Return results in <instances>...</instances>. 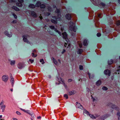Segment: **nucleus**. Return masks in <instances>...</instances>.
Masks as SVG:
<instances>
[{"label": "nucleus", "mask_w": 120, "mask_h": 120, "mask_svg": "<svg viewBox=\"0 0 120 120\" xmlns=\"http://www.w3.org/2000/svg\"><path fill=\"white\" fill-rule=\"evenodd\" d=\"M62 35L63 38L65 39L67 43L65 42L64 46L65 47L68 48L71 47V45L70 44V42L67 38V34L66 32H64L62 33Z\"/></svg>", "instance_id": "f257e3e1"}, {"label": "nucleus", "mask_w": 120, "mask_h": 120, "mask_svg": "<svg viewBox=\"0 0 120 120\" xmlns=\"http://www.w3.org/2000/svg\"><path fill=\"white\" fill-rule=\"evenodd\" d=\"M70 24L71 25H71L69 27L70 29L69 32L71 33V35H73L71 31H73L74 32H75L77 29V27L75 26V24L74 22H70Z\"/></svg>", "instance_id": "f03ea898"}, {"label": "nucleus", "mask_w": 120, "mask_h": 120, "mask_svg": "<svg viewBox=\"0 0 120 120\" xmlns=\"http://www.w3.org/2000/svg\"><path fill=\"white\" fill-rule=\"evenodd\" d=\"M56 12L57 13V17L56 16H53V18L54 19L55 18L56 19V20H59L60 19L61 15L60 14V10L59 9H57L56 11Z\"/></svg>", "instance_id": "7ed1b4c3"}, {"label": "nucleus", "mask_w": 120, "mask_h": 120, "mask_svg": "<svg viewBox=\"0 0 120 120\" xmlns=\"http://www.w3.org/2000/svg\"><path fill=\"white\" fill-rule=\"evenodd\" d=\"M4 101H2L0 103V107L2 110V112H4L5 109L6 105H4Z\"/></svg>", "instance_id": "20e7f679"}, {"label": "nucleus", "mask_w": 120, "mask_h": 120, "mask_svg": "<svg viewBox=\"0 0 120 120\" xmlns=\"http://www.w3.org/2000/svg\"><path fill=\"white\" fill-rule=\"evenodd\" d=\"M110 116V114H107L101 117H100L98 118L97 120H104L107 117H109Z\"/></svg>", "instance_id": "39448f33"}, {"label": "nucleus", "mask_w": 120, "mask_h": 120, "mask_svg": "<svg viewBox=\"0 0 120 120\" xmlns=\"http://www.w3.org/2000/svg\"><path fill=\"white\" fill-rule=\"evenodd\" d=\"M49 27L51 29H54V30L56 32H57L59 34L60 36L61 35V34L60 32L57 30L56 28H55V27L53 26H49Z\"/></svg>", "instance_id": "423d86ee"}, {"label": "nucleus", "mask_w": 120, "mask_h": 120, "mask_svg": "<svg viewBox=\"0 0 120 120\" xmlns=\"http://www.w3.org/2000/svg\"><path fill=\"white\" fill-rule=\"evenodd\" d=\"M2 79L3 81L6 82L8 79V76L6 75H3L2 77Z\"/></svg>", "instance_id": "0eeeda50"}, {"label": "nucleus", "mask_w": 120, "mask_h": 120, "mask_svg": "<svg viewBox=\"0 0 120 120\" xmlns=\"http://www.w3.org/2000/svg\"><path fill=\"white\" fill-rule=\"evenodd\" d=\"M29 13L30 15H31L33 17H36L37 16L36 14L33 11H30Z\"/></svg>", "instance_id": "6e6552de"}, {"label": "nucleus", "mask_w": 120, "mask_h": 120, "mask_svg": "<svg viewBox=\"0 0 120 120\" xmlns=\"http://www.w3.org/2000/svg\"><path fill=\"white\" fill-rule=\"evenodd\" d=\"M23 0H18V1L19 2L16 4V5L18 7H21L22 6V3L23 2Z\"/></svg>", "instance_id": "1a4fd4ad"}, {"label": "nucleus", "mask_w": 120, "mask_h": 120, "mask_svg": "<svg viewBox=\"0 0 120 120\" xmlns=\"http://www.w3.org/2000/svg\"><path fill=\"white\" fill-rule=\"evenodd\" d=\"M24 64L21 63H19L17 65L18 68L20 69H22L24 67Z\"/></svg>", "instance_id": "9d476101"}, {"label": "nucleus", "mask_w": 120, "mask_h": 120, "mask_svg": "<svg viewBox=\"0 0 120 120\" xmlns=\"http://www.w3.org/2000/svg\"><path fill=\"white\" fill-rule=\"evenodd\" d=\"M104 74L106 75H107L109 76H110V72L108 70H105L104 72Z\"/></svg>", "instance_id": "9b49d317"}, {"label": "nucleus", "mask_w": 120, "mask_h": 120, "mask_svg": "<svg viewBox=\"0 0 120 120\" xmlns=\"http://www.w3.org/2000/svg\"><path fill=\"white\" fill-rule=\"evenodd\" d=\"M10 81L11 82V85L13 86V85L14 82V79L12 76H11Z\"/></svg>", "instance_id": "f8f14e48"}, {"label": "nucleus", "mask_w": 120, "mask_h": 120, "mask_svg": "<svg viewBox=\"0 0 120 120\" xmlns=\"http://www.w3.org/2000/svg\"><path fill=\"white\" fill-rule=\"evenodd\" d=\"M22 37L23 38V40L24 41L27 42L28 43L29 41L27 40V36H23Z\"/></svg>", "instance_id": "ddd939ff"}, {"label": "nucleus", "mask_w": 120, "mask_h": 120, "mask_svg": "<svg viewBox=\"0 0 120 120\" xmlns=\"http://www.w3.org/2000/svg\"><path fill=\"white\" fill-rule=\"evenodd\" d=\"M89 116L92 119H96L98 117V115H96V116L92 114H89Z\"/></svg>", "instance_id": "4468645a"}, {"label": "nucleus", "mask_w": 120, "mask_h": 120, "mask_svg": "<svg viewBox=\"0 0 120 120\" xmlns=\"http://www.w3.org/2000/svg\"><path fill=\"white\" fill-rule=\"evenodd\" d=\"M65 17L68 20H70L71 18V15L69 14H67Z\"/></svg>", "instance_id": "2eb2a0df"}, {"label": "nucleus", "mask_w": 120, "mask_h": 120, "mask_svg": "<svg viewBox=\"0 0 120 120\" xmlns=\"http://www.w3.org/2000/svg\"><path fill=\"white\" fill-rule=\"evenodd\" d=\"M88 44V41L86 39H85L84 40L83 45L85 46L87 45Z\"/></svg>", "instance_id": "dca6fc26"}, {"label": "nucleus", "mask_w": 120, "mask_h": 120, "mask_svg": "<svg viewBox=\"0 0 120 120\" xmlns=\"http://www.w3.org/2000/svg\"><path fill=\"white\" fill-rule=\"evenodd\" d=\"M9 62L10 63V64L11 65H13L15 63V60H9Z\"/></svg>", "instance_id": "f3484780"}, {"label": "nucleus", "mask_w": 120, "mask_h": 120, "mask_svg": "<svg viewBox=\"0 0 120 120\" xmlns=\"http://www.w3.org/2000/svg\"><path fill=\"white\" fill-rule=\"evenodd\" d=\"M57 78L58 79V81L60 83H62V84H64V85L65 86V84L64 83L62 79L60 78Z\"/></svg>", "instance_id": "a211bd4d"}, {"label": "nucleus", "mask_w": 120, "mask_h": 120, "mask_svg": "<svg viewBox=\"0 0 120 120\" xmlns=\"http://www.w3.org/2000/svg\"><path fill=\"white\" fill-rule=\"evenodd\" d=\"M4 34L6 35L8 37H11L12 36L11 34H8V33L7 31H5L4 33Z\"/></svg>", "instance_id": "6ab92c4d"}, {"label": "nucleus", "mask_w": 120, "mask_h": 120, "mask_svg": "<svg viewBox=\"0 0 120 120\" xmlns=\"http://www.w3.org/2000/svg\"><path fill=\"white\" fill-rule=\"evenodd\" d=\"M76 93V91H75L73 90L69 92V94L70 95H73Z\"/></svg>", "instance_id": "aec40b11"}, {"label": "nucleus", "mask_w": 120, "mask_h": 120, "mask_svg": "<svg viewBox=\"0 0 120 120\" xmlns=\"http://www.w3.org/2000/svg\"><path fill=\"white\" fill-rule=\"evenodd\" d=\"M41 4L39 1H38L36 3L35 6L37 7H38L40 6Z\"/></svg>", "instance_id": "412c9836"}, {"label": "nucleus", "mask_w": 120, "mask_h": 120, "mask_svg": "<svg viewBox=\"0 0 120 120\" xmlns=\"http://www.w3.org/2000/svg\"><path fill=\"white\" fill-rule=\"evenodd\" d=\"M46 5H47V4H46ZM46 7L49 11H52V8L50 7L49 5H47V6Z\"/></svg>", "instance_id": "4be33fe9"}, {"label": "nucleus", "mask_w": 120, "mask_h": 120, "mask_svg": "<svg viewBox=\"0 0 120 120\" xmlns=\"http://www.w3.org/2000/svg\"><path fill=\"white\" fill-rule=\"evenodd\" d=\"M12 9H14L15 11H18L19 10V9L16 6H13L12 7Z\"/></svg>", "instance_id": "5701e85b"}, {"label": "nucleus", "mask_w": 120, "mask_h": 120, "mask_svg": "<svg viewBox=\"0 0 120 120\" xmlns=\"http://www.w3.org/2000/svg\"><path fill=\"white\" fill-rule=\"evenodd\" d=\"M101 83V81L100 80L98 81L96 83V85L97 86H99Z\"/></svg>", "instance_id": "b1692460"}, {"label": "nucleus", "mask_w": 120, "mask_h": 120, "mask_svg": "<svg viewBox=\"0 0 120 120\" xmlns=\"http://www.w3.org/2000/svg\"><path fill=\"white\" fill-rule=\"evenodd\" d=\"M52 59L53 60L54 63L56 65H57L58 64L57 62L55 59L53 58H52Z\"/></svg>", "instance_id": "393cba45"}, {"label": "nucleus", "mask_w": 120, "mask_h": 120, "mask_svg": "<svg viewBox=\"0 0 120 120\" xmlns=\"http://www.w3.org/2000/svg\"><path fill=\"white\" fill-rule=\"evenodd\" d=\"M110 105L111 106V107L113 109H116L117 108L116 106L114 104H111Z\"/></svg>", "instance_id": "a878e982"}, {"label": "nucleus", "mask_w": 120, "mask_h": 120, "mask_svg": "<svg viewBox=\"0 0 120 120\" xmlns=\"http://www.w3.org/2000/svg\"><path fill=\"white\" fill-rule=\"evenodd\" d=\"M36 6L33 4H30L29 5V7L31 8H34Z\"/></svg>", "instance_id": "bb28decb"}, {"label": "nucleus", "mask_w": 120, "mask_h": 120, "mask_svg": "<svg viewBox=\"0 0 120 120\" xmlns=\"http://www.w3.org/2000/svg\"><path fill=\"white\" fill-rule=\"evenodd\" d=\"M83 50L82 49H79L77 51V53L80 54L82 52Z\"/></svg>", "instance_id": "cd10ccee"}, {"label": "nucleus", "mask_w": 120, "mask_h": 120, "mask_svg": "<svg viewBox=\"0 0 120 120\" xmlns=\"http://www.w3.org/2000/svg\"><path fill=\"white\" fill-rule=\"evenodd\" d=\"M51 22H52L53 23L55 24H57V21L54 19H52L51 20Z\"/></svg>", "instance_id": "c85d7f7f"}, {"label": "nucleus", "mask_w": 120, "mask_h": 120, "mask_svg": "<svg viewBox=\"0 0 120 120\" xmlns=\"http://www.w3.org/2000/svg\"><path fill=\"white\" fill-rule=\"evenodd\" d=\"M113 60H111L110 61H108V64H111L113 63Z\"/></svg>", "instance_id": "c756f323"}, {"label": "nucleus", "mask_w": 120, "mask_h": 120, "mask_svg": "<svg viewBox=\"0 0 120 120\" xmlns=\"http://www.w3.org/2000/svg\"><path fill=\"white\" fill-rule=\"evenodd\" d=\"M117 116H118V120H120V112L117 113Z\"/></svg>", "instance_id": "7c9ffc66"}, {"label": "nucleus", "mask_w": 120, "mask_h": 120, "mask_svg": "<svg viewBox=\"0 0 120 120\" xmlns=\"http://www.w3.org/2000/svg\"><path fill=\"white\" fill-rule=\"evenodd\" d=\"M84 113L86 114L87 115H88L89 114V112L86 110H84Z\"/></svg>", "instance_id": "2f4dec72"}, {"label": "nucleus", "mask_w": 120, "mask_h": 120, "mask_svg": "<svg viewBox=\"0 0 120 120\" xmlns=\"http://www.w3.org/2000/svg\"><path fill=\"white\" fill-rule=\"evenodd\" d=\"M26 113L29 114L31 116L32 114V113H31L30 112V111L28 110H27V112Z\"/></svg>", "instance_id": "473e14b6"}, {"label": "nucleus", "mask_w": 120, "mask_h": 120, "mask_svg": "<svg viewBox=\"0 0 120 120\" xmlns=\"http://www.w3.org/2000/svg\"><path fill=\"white\" fill-rule=\"evenodd\" d=\"M41 8H44L46 6H45V5L43 4H41L40 5V6Z\"/></svg>", "instance_id": "72a5a7b5"}, {"label": "nucleus", "mask_w": 120, "mask_h": 120, "mask_svg": "<svg viewBox=\"0 0 120 120\" xmlns=\"http://www.w3.org/2000/svg\"><path fill=\"white\" fill-rule=\"evenodd\" d=\"M76 106L77 107L79 108V106H80L81 104L78 103V102H77L76 103Z\"/></svg>", "instance_id": "f704fd0d"}, {"label": "nucleus", "mask_w": 120, "mask_h": 120, "mask_svg": "<svg viewBox=\"0 0 120 120\" xmlns=\"http://www.w3.org/2000/svg\"><path fill=\"white\" fill-rule=\"evenodd\" d=\"M40 61L41 62V63L42 64H44L45 63V62L44 61V60L43 59L40 60Z\"/></svg>", "instance_id": "c9c22d12"}, {"label": "nucleus", "mask_w": 120, "mask_h": 120, "mask_svg": "<svg viewBox=\"0 0 120 120\" xmlns=\"http://www.w3.org/2000/svg\"><path fill=\"white\" fill-rule=\"evenodd\" d=\"M102 89L104 90H107L108 88L106 87L105 86H103L102 87Z\"/></svg>", "instance_id": "e433bc0d"}, {"label": "nucleus", "mask_w": 120, "mask_h": 120, "mask_svg": "<svg viewBox=\"0 0 120 120\" xmlns=\"http://www.w3.org/2000/svg\"><path fill=\"white\" fill-rule=\"evenodd\" d=\"M13 15L14 16V17L15 19H16L17 18V16L15 15L14 13H12Z\"/></svg>", "instance_id": "4c0bfd02"}, {"label": "nucleus", "mask_w": 120, "mask_h": 120, "mask_svg": "<svg viewBox=\"0 0 120 120\" xmlns=\"http://www.w3.org/2000/svg\"><path fill=\"white\" fill-rule=\"evenodd\" d=\"M20 109L22 111H24V112H26V113L27 111V110H25V109H22L21 108H20Z\"/></svg>", "instance_id": "58836bf2"}, {"label": "nucleus", "mask_w": 120, "mask_h": 120, "mask_svg": "<svg viewBox=\"0 0 120 120\" xmlns=\"http://www.w3.org/2000/svg\"><path fill=\"white\" fill-rule=\"evenodd\" d=\"M29 62H30L31 63H32L34 61V60H32L31 59H30L29 60Z\"/></svg>", "instance_id": "ea45409f"}, {"label": "nucleus", "mask_w": 120, "mask_h": 120, "mask_svg": "<svg viewBox=\"0 0 120 120\" xmlns=\"http://www.w3.org/2000/svg\"><path fill=\"white\" fill-rule=\"evenodd\" d=\"M116 24L118 26L120 25V21H118L116 22Z\"/></svg>", "instance_id": "a19ab883"}, {"label": "nucleus", "mask_w": 120, "mask_h": 120, "mask_svg": "<svg viewBox=\"0 0 120 120\" xmlns=\"http://www.w3.org/2000/svg\"><path fill=\"white\" fill-rule=\"evenodd\" d=\"M50 13L49 12H48L47 13H45V14L46 16H48L50 15Z\"/></svg>", "instance_id": "79ce46f5"}, {"label": "nucleus", "mask_w": 120, "mask_h": 120, "mask_svg": "<svg viewBox=\"0 0 120 120\" xmlns=\"http://www.w3.org/2000/svg\"><path fill=\"white\" fill-rule=\"evenodd\" d=\"M64 97L66 99H68V96L67 94H65L64 95Z\"/></svg>", "instance_id": "37998d69"}, {"label": "nucleus", "mask_w": 120, "mask_h": 120, "mask_svg": "<svg viewBox=\"0 0 120 120\" xmlns=\"http://www.w3.org/2000/svg\"><path fill=\"white\" fill-rule=\"evenodd\" d=\"M79 68L81 70H82L83 68V66L82 65H80L79 66Z\"/></svg>", "instance_id": "c03bdc74"}, {"label": "nucleus", "mask_w": 120, "mask_h": 120, "mask_svg": "<svg viewBox=\"0 0 120 120\" xmlns=\"http://www.w3.org/2000/svg\"><path fill=\"white\" fill-rule=\"evenodd\" d=\"M97 35L98 37H99L101 36V34L100 33H98L97 34Z\"/></svg>", "instance_id": "a18cd8bd"}, {"label": "nucleus", "mask_w": 120, "mask_h": 120, "mask_svg": "<svg viewBox=\"0 0 120 120\" xmlns=\"http://www.w3.org/2000/svg\"><path fill=\"white\" fill-rule=\"evenodd\" d=\"M100 5L102 6H105V4L104 3L101 2L100 4Z\"/></svg>", "instance_id": "49530a36"}, {"label": "nucleus", "mask_w": 120, "mask_h": 120, "mask_svg": "<svg viewBox=\"0 0 120 120\" xmlns=\"http://www.w3.org/2000/svg\"><path fill=\"white\" fill-rule=\"evenodd\" d=\"M118 70H117V72H120V66L118 67Z\"/></svg>", "instance_id": "de8ad7c7"}, {"label": "nucleus", "mask_w": 120, "mask_h": 120, "mask_svg": "<svg viewBox=\"0 0 120 120\" xmlns=\"http://www.w3.org/2000/svg\"><path fill=\"white\" fill-rule=\"evenodd\" d=\"M48 31L49 32V33L51 35H53V32H50V31H48Z\"/></svg>", "instance_id": "09e8293b"}, {"label": "nucleus", "mask_w": 120, "mask_h": 120, "mask_svg": "<svg viewBox=\"0 0 120 120\" xmlns=\"http://www.w3.org/2000/svg\"><path fill=\"white\" fill-rule=\"evenodd\" d=\"M79 108L80 109H83V107L81 105L80 106H79Z\"/></svg>", "instance_id": "8fccbe9b"}, {"label": "nucleus", "mask_w": 120, "mask_h": 120, "mask_svg": "<svg viewBox=\"0 0 120 120\" xmlns=\"http://www.w3.org/2000/svg\"><path fill=\"white\" fill-rule=\"evenodd\" d=\"M91 96L92 97V98H91V99L92 100V101H95V98L93 97L92 96Z\"/></svg>", "instance_id": "3c124183"}, {"label": "nucleus", "mask_w": 120, "mask_h": 120, "mask_svg": "<svg viewBox=\"0 0 120 120\" xmlns=\"http://www.w3.org/2000/svg\"><path fill=\"white\" fill-rule=\"evenodd\" d=\"M16 113L18 115H20L21 114L18 111H17L16 112Z\"/></svg>", "instance_id": "603ef678"}, {"label": "nucleus", "mask_w": 120, "mask_h": 120, "mask_svg": "<svg viewBox=\"0 0 120 120\" xmlns=\"http://www.w3.org/2000/svg\"><path fill=\"white\" fill-rule=\"evenodd\" d=\"M32 56L34 57H35L36 56V55H35V56L34 55V53H32Z\"/></svg>", "instance_id": "864d4df0"}, {"label": "nucleus", "mask_w": 120, "mask_h": 120, "mask_svg": "<svg viewBox=\"0 0 120 120\" xmlns=\"http://www.w3.org/2000/svg\"><path fill=\"white\" fill-rule=\"evenodd\" d=\"M65 52V50L64 49L63 51H62V54H63L64 52Z\"/></svg>", "instance_id": "5fc2aeb1"}, {"label": "nucleus", "mask_w": 120, "mask_h": 120, "mask_svg": "<svg viewBox=\"0 0 120 120\" xmlns=\"http://www.w3.org/2000/svg\"><path fill=\"white\" fill-rule=\"evenodd\" d=\"M10 2H15V1L14 0H10Z\"/></svg>", "instance_id": "6e6d98bb"}, {"label": "nucleus", "mask_w": 120, "mask_h": 120, "mask_svg": "<svg viewBox=\"0 0 120 120\" xmlns=\"http://www.w3.org/2000/svg\"><path fill=\"white\" fill-rule=\"evenodd\" d=\"M12 22L13 23H16V20H14Z\"/></svg>", "instance_id": "4d7b16f0"}, {"label": "nucleus", "mask_w": 120, "mask_h": 120, "mask_svg": "<svg viewBox=\"0 0 120 120\" xmlns=\"http://www.w3.org/2000/svg\"><path fill=\"white\" fill-rule=\"evenodd\" d=\"M88 75H89V78H90V79L91 78V77H90V73H88Z\"/></svg>", "instance_id": "13d9d810"}, {"label": "nucleus", "mask_w": 120, "mask_h": 120, "mask_svg": "<svg viewBox=\"0 0 120 120\" xmlns=\"http://www.w3.org/2000/svg\"><path fill=\"white\" fill-rule=\"evenodd\" d=\"M79 46H80V48H81L82 47V44H79Z\"/></svg>", "instance_id": "bf43d9fd"}, {"label": "nucleus", "mask_w": 120, "mask_h": 120, "mask_svg": "<svg viewBox=\"0 0 120 120\" xmlns=\"http://www.w3.org/2000/svg\"><path fill=\"white\" fill-rule=\"evenodd\" d=\"M86 90L88 92L89 91H90V90L88 88H87Z\"/></svg>", "instance_id": "052dcab7"}, {"label": "nucleus", "mask_w": 120, "mask_h": 120, "mask_svg": "<svg viewBox=\"0 0 120 120\" xmlns=\"http://www.w3.org/2000/svg\"><path fill=\"white\" fill-rule=\"evenodd\" d=\"M41 118V117L40 116H39L37 117V118L38 119H40Z\"/></svg>", "instance_id": "680f3d73"}, {"label": "nucleus", "mask_w": 120, "mask_h": 120, "mask_svg": "<svg viewBox=\"0 0 120 120\" xmlns=\"http://www.w3.org/2000/svg\"><path fill=\"white\" fill-rule=\"evenodd\" d=\"M72 81V80L71 79H68V81L69 82H71Z\"/></svg>", "instance_id": "e2e57ef3"}, {"label": "nucleus", "mask_w": 120, "mask_h": 120, "mask_svg": "<svg viewBox=\"0 0 120 120\" xmlns=\"http://www.w3.org/2000/svg\"><path fill=\"white\" fill-rule=\"evenodd\" d=\"M13 120H18L17 119L15 118H13Z\"/></svg>", "instance_id": "0e129e2a"}, {"label": "nucleus", "mask_w": 120, "mask_h": 120, "mask_svg": "<svg viewBox=\"0 0 120 120\" xmlns=\"http://www.w3.org/2000/svg\"><path fill=\"white\" fill-rule=\"evenodd\" d=\"M63 28L61 27V30L62 31H63V30H64Z\"/></svg>", "instance_id": "69168bd1"}, {"label": "nucleus", "mask_w": 120, "mask_h": 120, "mask_svg": "<svg viewBox=\"0 0 120 120\" xmlns=\"http://www.w3.org/2000/svg\"><path fill=\"white\" fill-rule=\"evenodd\" d=\"M40 19H42V16H40Z\"/></svg>", "instance_id": "338daca9"}, {"label": "nucleus", "mask_w": 120, "mask_h": 120, "mask_svg": "<svg viewBox=\"0 0 120 120\" xmlns=\"http://www.w3.org/2000/svg\"><path fill=\"white\" fill-rule=\"evenodd\" d=\"M11 91V92H12L13 91V89H11L10 90Z\"/></svg>", "instance_id": "774afa93"}]
</instances>
